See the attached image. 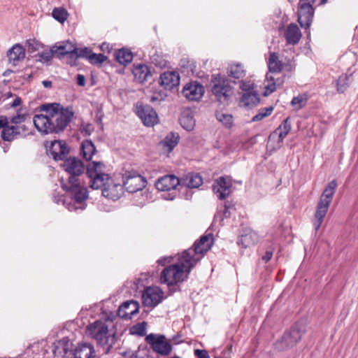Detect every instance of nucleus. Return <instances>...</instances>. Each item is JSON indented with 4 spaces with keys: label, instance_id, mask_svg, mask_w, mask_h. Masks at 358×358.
Here are the masks:
<instances>
[{
    "label": "nucleus",
    "instance_id": "603ef678",
    "mask_svg": "<svg viewBox=\"0 0 358 358\" xmlns=\"http://www.w3.org/2000/svg\"><path fill=\"white\" fill-rule=\"evenodd\" d=\"M239 87L244 92H254L252 90L253 87H254V83L252 82H251L250 80H248V81L241 80L240 82Z\"/></svg>",
    "mask_w": 358,
    "mask_h": 358
},
{
    "label": "nucleus",
    "instance_id": "f03ea898",
    "mask_svg": "<svg viewBox=\"0 0 358 358\" xmlns=\"http://www.w3.org/2000/svg\"><path fill=\"white\" fill-rule=\"evenodd\" d=\"M63 167L69 176L66 181L62 180V187L64 190L71 194L76 203L82 205L88 198V191L81 185L79 178L84 173L85 165L81 160L70 157L64 161Z\"/></svg>",
    "mask_w": 358,
    "mask_h": 358
},
{
    "label": "nucleus",
    "instance_id": "e2e57ef3",
    "mask_svg": "<svg viewBox=\"0 0 358 358\" xmlns=\"http://www.w3.org/2000/svg\"><path fill=\"white\" fill-rule=\"evenodd\" d=\"M101 50L103 52H110L111 50V47L108 43H103L100 46Z\"/></svg>",
    "mask_w": 358,
    "mask_h": 358
},
{
    "label": "nucleus",
    "instance_id": "79ce46f5",
    "mask_svg": "<svg viewBox=\"0 0 358 358\" xmlns=\"http://www.w3.org/2000/svg\"><path fill=\"white\" fill-rule=\"evenodd\" d=\"M217 120L222 122L226 127H231L233 124V116L231 114L217 112L216 113Z\"/></svg>",
    "mask_w": 358,
    "mask_h": 358
},
{
    "label": "nucleus",
    "instance_id": "6e6d98bb",
    "mask_svg": "<svg viewBox=\"0 0 358 358\" xmlns=\"http://www.w3.org/2000/svg\"><path fill=\"white\" fill-rule=\"evenodd\" d=\"M233 208V205L229 201L224 203V210L223 212V218H227L230 216L229 210Z\"/></svg>",
    "mask_w": 358,
    "mask_h": 358
},
{
    "label": "nucleus",
    "instance_id": "0eeeda50",
    "mask_svg": "<svg viewBox=\"0 0 358 358\" xmlns=\"http://www.w3.org/2000/svg\"><path fill=\"white\" fill-rule=\"evenodd\" d=\"M337 187V183L335 180L328 183L322 194L320 201L317 205L316 211L315 213L314 227L317 231L321 227L324 218L325 217L329 205L333 199V196Z\"/></svg>",
    "mask_w": 358,
    "mask_h": 358
},
{
    "label": "nucleus",
    "instance_id": "423d86ee",
    "mask_svg": "<svg viewBox=\"0 0 358 358\" xmlns=\"http://www.w3.org/2000/svg\"><path fill=\"white\" fill-rule=\"evenodd\" d=\"M86 334L106 348L108 352L115 345L116 336L114 332H110L106 322L96 320L87 325Z\"/></svg>",
    "mask_w": 358,
    "mask_h": 358
},
{
    "label": "nucleus",
    "instance_id": "39448f33",
    "mask_svg": "<svg viewBox=\"0 0 358 358\" xmlns=\"http://www.w3.org/2000/svg\"><path fill=\"white\" fill-rule=\"evenodd\" d=\"M27 115L17 113L13 115L7 127L1 131V138L5 141H12L15 139L24 138L30 134L29 124L30 122L27 120Z\"/></svg>",
    "mask_w": 358,
    "mask_h": 358
},
{
    "label": "nucleus",
    "instance_id": "4468645a",
    "mask_svg": "<svg viewBox=\"0 0 358 358\" xmlns=\"http://www.w3.org/2000/svg\"><path fill=\"white\" fill-rule=\"evenodd\" d=\"M316 0H299L297 11L299 23L311 22L314 15L313 6Z\"/></svg>",
    "mask_w": 358,
    "mask_h": 358
},
{
    "label": "nucleus",
    "instance_id": "58836bf2",
    "mask_svg": "<svg viewBox=\"0 0 358 358\" xmlns=\"http://www.w3.org/2000/svg\"><path fill=\"white\" fill-rule=\"evenodd\" d=\"M308 100V96L306 93L300 94L292 99L291 101V105L295 110H299L306 105Z\"/></svg>",
    "mask_w": 358,
    "mask_h": 358
},
{
    "label": "nucleus",
    "instance_id": "2f4dec72",
    "mask_svg": "<svg viewBox=\"0 0 358 358\" xmlns=\"http://www.w3.org/2000/svg\"><path fill=\"white\" fill-rule=\"evenodd\" d=\"M179 141V135L177 133H170L160 143L163 149L168 153H170L173 148L178 145Z\"/></svg>",
    "mask_w": 358,
    "mask_h": 358
},
{
    "label": "nucleus",
    "instance_id": "8fccbe9b",
    "mask_svg": "<svg viewBox=\"0 0 358 358\" xmlns=\"http://www.w3.org/2000/svg\"><path fill=\"white\" fill-rule=\"evenodd\" d=\"M107 59V57L103 54H96L92 52L89 56V62L92 64H101Z\"/></svg>",
    "mask_w": 358,
    "mask_h": 358
},
{
    "label": "nucleus",
    "instance_id": "b1692460",
    "mask_svg": "<svg viewBox=\"0 0 358 358\" xmlns=\"http://www.w3.org/2000/svg\"><path fill=\"white\" fill-rule=\"evenodd\" d=\"M268 66L270 73H280L282 69L292 71L294 68V66L291 63L287 64H282V62L278 59V55L275 52L270 53Z\"/></svg>",
    "mask_w": 358,
    "mask_h": 358
},
{
    "label": "nucleus",
    "instance_id": "9d476101",
    "mask_svg": "<svg viewBox=\"0 0 358 358\" xmlns=\"http://www.w3.org/2000/svg\"><path fill=\"white\" fill-rule=\"evenodd\" d=\"M304 333V329L295 324L292 327L289 331L278 339L274 343V348L278 351L287 350L295 345L301 338Z\"/></svg>",
    "mask_w": 358,
    "mask_h": 358
},
{
    "label": "nucleus",
    "instance_id": "f3484780",
    "mask_svg": "<svg viewBox=\"0 0 358 358\" xmlns=\"http://www.w3.org/2000/svg\"><path fill=\"white\" fill-rule=\"evenodd\" d=\"M213 187V191L217 198L224 200L231 192V188L232 187L231 180L228 176L220 177L215 180Z\"/></svg>",
    "mask_w": 358,
    "mask_h": 358
},
{
    "label": "nucleus",
    "instance_id": "2eb2a0df",
    "mask_svg": "<svg viewBox=\"0 0 358 358\" xmlns=\"http://www.w3.org/2000/svg\"><path fill=\"white\" fill-rule=\"evenodd\" d=\"M136 113L147 127H152L158 122L157 113L148 105L137 104Z\"/></svg>",
    "mask_w": 358,
    "mask_h": 358
},
{
    "label": "nucleus",
    "instance_id": "774afa93",
    "mask_svg": "<svg viewBox=\"0 0 358 358\" xmlns=\"http://www.w3.org/2000/svg\"><path fill=\"white\" fill-rule=\"evenodd\" d=\"M326 1H327V0H320V3H319V4H320H320H324V3H326Z\"/></svg>",
    "mask_w": 358,
    "mask_h": 358
},
{
    "label": "nucleus",
    "instance_id": "3c124183",
    "mask_svg": "<svg viewBox=\"0 0 358 358\" xmlns=\"http://www.w3.org/2000/svg\"><path fill=\"white\" fill-rule=\"evenodd\" d=\"M75 50L73 55H76L78 57L86 58L87 60H89V56L92 53V50L88 48H78L75 47Z\"/></svg>",
    "mask_w": 358,
    "mask_h": 358
},
{
    "label": "nucleus",
    "instance_id": "20e7f679",
    "mask_svg": "<svg viewBox=\"0 0 358 358\" xmlns=\"http://www.w3.org/2000/svg\"><path fill=\"white\" fill-rule=\"evenodd\" d=\"M195 266V261L188 259L182 253L178 262L166 266L161 273L160 281L168 286L177 285L187 279L191 270Z\"/></svg>",
    "mask_w": 358,
    "mask_h": 358
},
{
    "label": "nucleus",
    "instance_id": "c9c22d12",
    "mask_svg": "<svg viewBox=\"0 0 358 358\" xmlns=\"http://www.w3.org/2000/svg\"><path fill=\"white\" fill-rule=\"evenodd\" d=\"M115 59L121 64H129L133 59L132 52L127 49H121L115 52Z\"/></svg>",
    "mask_w": 358,
    "mask_h": 358
},
{
    "label": "nucleus",
    "instance_id": "c756f323",
    "mask_svg": "<svg viewBox=\"0 0 358 358\" xmlns=\"http://www.w3.org/2000/svg\"><path fill=\"white\" fill-rule=\"evenodd\" d=\"M259 101V96L256 92H244L241 99V106L245 108H252L257 106Z\"/></svg>",
    "mask_w": 358,
    "mask_h": 358
},
{
    "label": "nucleus",
    "instance_id": "0e129e2a",
    "mask_svg": "<svg viewBox=\"0 0 358 358\" xmlns=\"http://www.w3.org/2000/svg\"><path fill=\"white\" fill-rule=\"evenodd\" d=\"M22 103V100H21V98L20 97H16L14 101H13V103H11V107L13 108H15L18 106H20Z\"/></svg>",
    "mask_w": 358,
    "mask_h": 358
},
{
    "label": "nucleus",
    "instance_id": "6e6552de",
    "mask_svg": "<svg viewBox=\"0 0 358 358\" xmlns=\"http://www.w3.org/2000/svg\"><path fill=\"white\" fill-rule=\"evenodd\" d=\"M211 92L218 102L227 104L233 94V89L226 78L217 75L211 80Z\"/></svg>",
    "mask_w": 358,
    "mask_h": 358
},
{
    "label": "nucleus",
    "instance_id": "cd10ccee",
    "mask_svg": "<svg viewBox=\"0 0 358 358\" xmlns=\"http://www.w3.org/2000/svg\"><path fill=\"white\" fill-rule=\"evenodd\" d=\"M132 73L135 79L141 83L148 81L152 76L148 66L145 64H138L134 66Z\"/></svg>",
    "mask_w": 358,
    "mask_h": 358
},
{
    "label": "nucleus",
    "instance_id": "f8f14e48",
    "mask_svg": "<svg viewBox=\"0 0 358 358\" xmlns=\"http://www.w3.org/2000/svg\"><path fill=\"white\" fill-rule=\"evenodd\" d=\"M123 178L124 187L130 193L141 190L146 185V180L136 171H127Z\"/></svg>",
    "mask_w": 358,
    "mask_h": 358
},
{
    "label": "nucleus",
    "instance_id": "4d7b16f0",
    "mask_svg": "<svg viewBox=\"0 0 358 358\" xmlns=\"http://www.w3.org/2000/svg\"><path fill=\"white\" fill-rule=\"evenodd\" d=\"M194 354L198 358H210L208 352L205 350H196Z\"/></svg>",
    "mask_w": 358,
    "mask_h": 358
},
{
    "label": "nucleus",
    "instance_id": "13d9d810",
    "mask_svg": "<svg viewBox=\"0 0 358 358\" xmlns=\"http://www.w3.org/2000/svg\"><path fill=\"white\" fill-rule=\"evenodd\" d=\"M273 251H274L273 248H271V249L267 250L266 251L264 255L262 256V259L265 262H268L272 258Z\"/></svg>",
    "mask_w": 358,
    "mask_h": 358
},
{
    "label": "nucleus",
    "instance_id": "09e8293b",
    "mask_svg": "<svg viewBox=\"0 0 358 358\" xmlns=\"http://www.w3.org/2000/svg\"><path fill=\"white\" fill-rule=\"evenodd\" d=\"M166 95L165 93L162 92H154L150 96H148L150 102L152 103L155 105L159 104L162 101L165 99Z\"/></svg>",
    "mask_w": 358,
    "mask_h": 358
},
{
    "label": "nucleus",
    "instance_id": "72a5a7b5",
    "mask_svg": "<svg viewBox=\"0 0 358 358\" xmlns=\"http://www.w3.org/2000/svg\"><path fill=\"white\" fill-rule=\"evenodd\" d=\"M180 123L182 128L187 131H192L195 127V120L190 111L187 110L182 113L180 117Z\"/></svg>",
    "mask_w": 358,
    "mask_h": 358
},
{
    "label": "nucleus",
    "instance_id": "69168bd1",
    "mask_svg": "<svg viewBox=\"0 0 358 358\" xmlns=\"http://www.w3.org/2000/svg\"><path fill=\"white\" fill-rule=\"evenodd\" d=\"M42 84L45 88H50L52 87V82L50 80H43Z\"/></svg>",
    "mask_w": 358,
    "mask_h": 358
},
{
    "label": "nucleus",
    "instance_id": "680f3d73",
    "mask_svg": "<svg viewBox=\"0 0 358 358\" xmlns=\"http://www.w3.org/2000/svg\"><path fill=\"white\" fill-rule=\"evenodd\" d=\"M77 84L79 86H84L85 85V77L83 75H81V74L78 75Z\"/></svg>",
    "mask_w": 358,
    "mask_h": 358
},
{
    "label": "nucleus",
    "instance_id": "5701e85b",
    "mask_svg": "<svg viewBox=\"0 0 358 358\" xmlns=\"http://www.w3.org/2000/svg\"><path fill=\"white\" fill-rule=\"evenodd\" d=\"M179 183L180 180L177 177L173 175H166L158 179L155 186L158 190L164 192L175 189Z\"/></svg>",
    "mask_w": 358,
    "mask_h": 358
},
{
    "label": "nucleus",
    "instance_id": "4c0bfd02",
    "mask_svg": "<svg viewBox=\"0 0 358 358\" xmlns=\"http://www.w3.org/2000/svg\"><path fill=\"white\" fill-rule=\"evenodd\" d=\"M228 73L229 76L239 79L245 76V71L241 64L237 63L229 66L228 68Z\"/></svg>",
    "mask_w": 358,
    "mask_h": 358
},
{
    "label": "nucleus",
    "instance_id": "a18cd8bd",
    "mask_svg": "<svg viewBox=\"0 0 358 358\" xmlns=\"http://www.w3.org/2000/svg\"><path fill=\"white\" fill-rule=\"evenodd\" d=\"M147 323L142 322L138 323L130 328V333L133 335L144 336L146 331Z\"/></svg>",
    "mask_w": 358,
    "mask_h": 358
},
{
    "label": "nucleus",
    "instance_id": "c85d7f7f",
    "mask_svg": "<svg viewBox=\"0 0 358 358\" xmlns=\"http://www.w3.org/2000/svg\"><path fill=\"white\" fill-rule=\"evenodd\" d=\"M52 51L55 54V57H61L66 55H73L75 50V46L69 41H63L55 44L52 47Z\"/></svg>",
    "mask_w": 358,
    "mask_h": 358
},
{
    "label": "nucleus",
    "instance_id": "f257e3e1",
    "mask_svg": "<svg viewBox=\"0 0 358 358\" xmlns=\"http://www.w3.org/2000/svg\"><path fill=\"white\" fill-rule=\"evenodd\" d=\"M40 111L44 114L35 115L33 122L41 134H59L63 131L71 122L73 112L57 103L40 106Z\"/></svg>",
    "mask_w": 358,
    "mask_h": 358
},
{
    "label": "nucleus",
    "instance_id": "7ed1b4c3",
    "mask_svg": "<svg viewBox=\"0 0 358 358\" xmlns=\"http://www.w3.org/2000/svg\"><path fill=\"white\" fill-rule=\"evenodd\" d=\"M104 166L101 162H92L87 165V173L90 180V187L94 189L102 188V195L113 201L117 200L122 193V187L115 184L108 174L102 173Z\"/></svg>",
    "mask_w": 358,
    "mask_h": 358
},
{
    "label": "nucleus",
    "instance_id": "ddd939ff",
    "mask_svg": "<svg viewBox=\"0 0 358 358\" xmlns=\"http://www.w3.org/2000/svg\"><path fill=\"white\" fill-rule=\"evenodd\" d=\"M48 155L55 161L64 160L69 152V149L65 141H53L50 145H45Z\"/></svg>",
    "mask_w": 358,
    "mask_h": 358
},
{
    "label": "nucleus",
    "instance_id": "a878e982",
    "mask_svg": "<svg viewBox=\"0 0 358 358\" xmlns=\"http://www.w3.org/2000/svg\"><path fill=\"white\" fill-rule=\"evenodd\" d=\"M301 32L296 24H289L285 31V38L288 44L296 45L301 38Z\"/></svg>",
    "mask_w": 358,
    "mask_h": 358
},
{
    "label": "nucleus",
    "instance_id": "a19ab883",
    "mask_svg": "<svg viewBox=\"0 0 358 358\" xmlns=\"http://www.w3.org/2000/svg\"><path fill=\"white\" fill-rule=\"evenodd\" d=\"M352 74L349 76L345 74L339 76L337 80V91L338 92L343 93L348 89L350 83V78Z\"/></svg>",
    "mask_w": 358,
    "mask_h": 358
},
{
    "label": "nucleus",
    "instance_id": "dca6fc26",
    "mask_svg": "<svg viewBox=\"0 0 358 358\" xmlns=\"http://www.w3.org/2000/svg\"><path fill=\"white\" fill-rule=\"evenodd\" d=\"M164 292L158 287H147L143 295L142 300L145 306L154 308L163 299Z\"/></svg>",
    "mask_w": 358,
    "mask_h": 358
},
{
    "label": "nucleus",
    "instance_id": "5fc2aeb1",
    "mask_svg": "<svg viewBox=\"0 0 358 358\" xmlns=\"http://www.w3.org/2000/svg\"><path fill=\"white\" fill-rule=\"evenodd\" d=\"M80 131L84 136H90L94 131V127L91 124H83Z\"/></svg>",
    "mask_w": 358,
    "mask_h": 358
},
{
    "label": "nucleus",
    "instance_id": "ea45409f",
    "mask_svg": "<svg viewBox=\"0 0 358 358\" xmlns=\"http://www.w3.org/2000/svg\"><path fill=\"white\" fill-rule=\"evenodd\" d=\"M68 16L67 10L63 7L55 8L52 11V17L59 22H65Z\"/></svg>",
    "mask_w": 358,
    "mask_h": 358
},
{
    "label": "nucleus",
    "instance_id": "6ab92c4d",
    "mask_svg": "<svg viewBox=\"0 0 358 358\" xmlns=\"http://www.w3.org/2000/svg\"><path fill=\"white\" fill-rule=\"evenodd\" d=\"M292 129V124L289 117L285 119L278 127L272 132L269 137V141L278 137V146H280V144L283 142L284 138L289 133Z\"/></svg>",
    "mask_w": 358,
    "mask_h": 358
},
{
    "label": "nucleus",
    "instance_id": "e433bc0d",
    "mask_svg": "<svg viewBox=\"0 0 358 358\" xmlns=\"http://www.w3.org/2000/svg\"><path fill=\"white\" fill-rule=\"evenodd\" d=\"M150 59L155 66L164 68L166 66L167 61L163 55L152 48L149 52Z\"/></svg>",
    "mask_w": 358,
    "mask_h": 358
},
{
    "label": "nucleus",
    "instance_id": "9b49d317",
    "mask_svg": "<svg viewBox=\"0 0 358 358\" xmlns=\"http://www.w3.org/2000/svg\"><path fill=\"white\" fill-rule=\"evenodd\" d=\"M145 341L155 352L162 355H169L172 351V345L164 335L150 334L146 336Z\"/></svg>",
    "mask_w": 358,
    "mask_h": 358
},
{
    "label": "nucleus",
    "instance_id": "1a4fd4ad",
    "mask_svg": "<svg viewBox=\"0 0 358 358\" xmlns=\"http://www.w3.org/2000/svg\"><path fill=\"white\" fill-rule=\"evenodd\" d=\"M213 245V236L208 234L202 236L194 244V248L185 250L182 254L189 260H194L195 265L201 260L204 253L207 252Z\"/></svg>",
    "mask_w": 358,
    "mask_h": 358
},
{
    "label": "nucleus",
    "instance_id": "338daca9",
    "mask_svg": "<svg viewBox=\"0 0 358 358\" xmlns=\"http://www.w3.org/2000/svg\"><path fill=\"white\" fill-rule=\"evenodd\" d=\"M302 28L308 29L310 27L311 24L307 23V24H299Z\"/></svg>",
    "mask_w": 358,
    "mask_h": 358
},
{
    "label": "nucleus",
    "instance_id": "49530a36",
    "mask_svg": "<svg viewBox=\"0 0 358 358\" xmlns=\"http://www.w3.org/2000/svg\"><path fill=\"white\" fill-rule=\"evenodd\" d=\"M54 200H56V198H54ZM73 200H74L73 199ZM57 203H59V201H62L64 205H66V208L69 211L76 210L78 209L84 210L86 208V204L85 203V201L82 203L81 204L77 203L73 201V203H66V201L63 199L62 196L60 197L59 199L55 201Z\"/></svg>",
    "mask_w": 358,
    "mask_h": 358
},
{
    "label": "nucleus",
    "instance_id": "052dcab7",
    "mask_svg": "<svg viewBox=\"0 0 358 358\" xmlns=\"http://www.w3.org/2000/svg\"><path fill=\"white\" fill-rule=\"evenodd\" d=\"M171 259H172V257L171 256L164 257H162V258L159 259L157 260V262L159 264H161L162 266H164L166 264L171 262Z\"/></svg>",
    "mask_w": 358,
    "mask_h": 358
},
{
    "label": "nucleus",
    "instance_id": "a211bd4d",
    "mask_svg": "<svg viewBox=\"0 0 358 358\" xmlns=\"http://www.w3.org/2000/svg\"><path fill=\"white\" fill-rule=\"evenodd\" d=\"M205 90L203 86L196 81L190 82L187 83L182 91L183 96L190 101L200 100Z\"/></svg>",
    "mask_w": 358,
    "mask_h": 358
},
{
    "label": "nucleus",
    "instance_id": "c03bdc74",
    "mask_svg": "<svg viewBox=\"0 0 358 358\" xmlns=\"http://www.w3.org/2000/svg\"><path fill=\"white\" fill-rule=\"evenodd\" d=\"M273 110V108L272 106L260 108L258 110L257 114L255 115L252 117V122L260 121L262 119H264V117L269 116L271 114Z\"/></svg>",
    "mask_w": 358,
    "mask_h": 358
},
{
    "label": "nucleus",
    "instance_id": "aec40b11",
    "mask_svg": "<svg viewBox=\"0 0 358 358\" xmlns=\"http://www.w3.org/2000/svg\"><path fill=\"white\" fill-rule=\"evenodd\" d=\"M159 83L165 90H172L180 83L179 74L176 71H164L160 75Z\"/></svg>",
    "mask_w": 358,
    "mask_h": 358
},
{
    "label": "nucleus",
    "instance_id": "de8ad7c7",
    "mask_svg": "<svg viewBox=\"0 0 358 358\" xmlns=\"http://www.w3.org/2000/svg\"><path fill=\"white\" fill-rule=\"evenodd\" d=\"M26 46L27 48L28 52H34L35 51L39 50L43 47V45L36 39L30 38L27 40Z\"/></svg>",
    "mask_w": 358,
    "mask_h": 358
},
{
    "label": "nucleus",
    "instance_id": "bf43d9fd",
    "mask_svg": "<svg viewBox=\"0 0 358 358\" xmlns=\"http://www.w3.org/2000/svg\"><path fill=\"white\" fill-rule=\"evenodd\" d=\"M8 123V119L6 116L1 115L0 116V129L2 130L4 129L6 127H7Z\"/></svg>",
    "mask_w": 358,
    "mask_h": 358
},
{
    "label": "nucleus",
    "instance_id": "f704fd0d",
    "mask_svg": "<svg viewBox=\"0 0 358 358\" xmlns=\"http://www.w3.org/2000/svg\"><path fill=\"white\" fill-rule=\"evenodd\" d=\"M182 180L184 185L188 188H197L203 183L201 176L197 173H188Z\"/></svg>",
    "mask_w": 358,
    "mask_h": 358
},
{
    "label": "nucleus",
    "instance_id": "412c9836",
    "mask_svg": "<svg viewBox=\"0 0 358 358\" xmlns=\"http://www.w3.org/2000/svg\"><path fill=\"white\" fill-rule=\"evenodd\" d=\"M73 344L67 337L57 341L54 343V348L52 350L53 354L55 357H64L67 355L72 354L71 348Z\"/></svg>",
    "mask_w": 358,
    "mask_h": 358
},
{
    "label": "nucleus",
    "instance_id": "37998d69",
    "mask_svg": "<svg viewBox=\"0 0 358 358\" xmlns=\"http://www.w3.org/2000/svg\"><path fill=\"white\" fill-rule=\"evenodd\" d=\"M38 59L43 64H48L51 59L55 57V52L52 51V48L50 50H44L38 54Z\"/></svg>",
    "mask_w": 358,
    "mask_h": 358
},
{
    "label": "nucleus",
    "instance_id": "7c9ffc66",
    "mask_svg": "<svg viewBox=\"0 0 358 358\" xmlns=\"http://www.w3.org/2000/svg\"><path fill=\"white\" fill-rule=\"evenodd\" d=\"M257 241L258 237L257 234L254 231H250L241 235L238 241V244L242 248H247L254 245Z\"/></svg>",
    "mask_w": 358,
    "mask_h": 358
},
{
    "label": "nucleus",
    "instance_id": "393cba45",
    "mask_svg": "<svg viewBox=\"0 0 358 358\" xmlns=\"http://www.w3.org/2000/svg\"><path fill=\"white\" fill-rule=\"evenodd\" d=\"M72 355L73 358H94L95 350L91 344L82 343L76 347Z\"/></svg>",
    "mask_w": 358,
    "mask_h": 358
},
{
    "label": "nucleus",
    "instance_id": "864d4df0",
    "mask_svg": "<svg viewBox=\"0 0 358 358\" xmlns=\"http://www.w3.org/2000/svg\"><path fill=\"white\" fill-rule=\"evenodd\" d=\"M266 80L268 81L271 80L272 81L271 83L268 84L266 88V90L270 92H273L275 90L276 87H275V83L274 82V78L271 75V73H266Z\"/></svg>",
    "mask_w": 358,
    "mask_h": 358
},
{
    "label": "nucleus",
    "instance_id": "473e14b6",
    "mask_svg": "<svg viewBox=\"0 0 358 358\" xmlns=\"http://www.w3.org/2000/svg\"><path fill=\"white\" fill-rule=\"evenodd\" d=\"M95 152L96 148L91 140L83 141L80 147V154L85 160H90Z\"/></svg>",
    "mask_w": 358,
    "mask_h": 358
},
{
    "label": "nucleus",
    "instance_id": "4be33fe9",
    "mask_svg": "<svg viewBox=\"0 0 358 358\" xmlns=\"http://www.w3.org/2000/svg\"><path fill=\"white\" fill-rule=\"evenodd\" d=\"M139 303L134 300L124 302L118 308V315L124 319H131L138 313Z\"/></svg>",
    "mask_w": 358,
    "mask_h": 358
},
{
    "label": "nucleus",
    "instance_id": "bb28decb",
    "mask_svg": "<svg viewBox=\"0 0 358 358\" xmlns=\"http://www.w3.org/2000/svg\"><path fill=\"white\" fill-rule=\"evenodd\" d=\"M7 56L10 63L16 66L20 61L24 59L25 50L21 45L15 44L8 51Z\"/></svg>",
    "mask_w": 358,
    "mask_h": 358
}]
</instances>
